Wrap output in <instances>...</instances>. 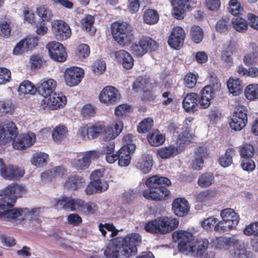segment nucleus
<instances>
[{"mask_svg":"<svg viewBox=\"0 0 258 258\" xmlns=\"http://www.w3.org/2000/svg\"><path fill=\"white\" fill-rule=\"evenodd\" d=\"M38 211V209L34 208L30 210L28 208H14L7 210L4 212H0V219L6 218L8 219H16L21 217V220H24L27 216H34Z\"/></svg>","mask_w":258,"mask_h":258,"instance_id":"nucleus-16","label":"nucleus"},{"mask_svg":"<svg viewBox=\"0 0 258 258\" xmlns=\"http://www.w3.org/2000/svg\"><path fill=\"white\" fill-rule=\"evenodd\" d=\"M172 236L179 241L178 248L181 252H189L196 258H214L215 253L208 251L209 240L206 238H198L192 240V235L185 231H174Z\"/></svg>","mask_w":258,"mask_h":258,"instance_id":"nucleus-2","label":"nucleus"},{"mask_svg":"<svg viewBox=\"0 0 258 258\" xmlns=\"http://www.w3.org/2000/svg\"><path fill=\"white\" fill-rule=\"evenodd\" d=\"M13 146L17 150H24L31 146L36 141L34 134H24L20 135L17 140H13Z\"/></svg>","mask_w":258,"mask_h":258,"instance_id":"nucleus-23","label":"nucleus"},{"mask_svg":"<svg viewBox=\"0 0 258 258\" xmlns=\"http://www.w3.org/2000/svg\"><path fill=\"white\" fill-rule=\"evenodd\" d=\"M239 154L243 158H251L254 154V148L251 144L245 143L240 147Z\"/></svg>","mask_w":258,"mask_h":258,"instance_id":"nucleus-51","label":"nucleus"},{"mask_svg":"<svg viewBox=\"0 0 258 258\" xmlns=\"http://www.w3.org/2000/svg\"><path fill=\"white\" fill-rule=\"evenodd\" d=\"M6 127L0 125V128H3V133L0 140L6 139L11 140H14L18 134V128L15 123L12 121L8 122L6 124Z\"/></svg>","mask_w":258,"mask_h":258,"instance_id":"nucleus-30","label":"nucleus"},{"mask_svg":"<svg viewBox=\"0 0 258 258\" xmlns=\"http://www.w3.org/2000/svg\"><path fill=\"white\" fill-rule=\"evenodd\" d=\"M131 49L134 55L137 57H142L146 53L145 45L142 39H140L138 42L133 43L131 46Z\"/></svg>","mask_w":258,"mask_h":258,"instance_id":"nucleus-48","label":"nucleus"},{"mask_svg":"<svg viewBox=\"0 0 258 258\" xmlns=\"http://www.w3.org/2000/svg\"><path fill=\"white\" fill-rule=\"evenodd\" d=\"M18 91L20 94L34 95L37 92V88L29 81H23L19 85Z\"/></svg>","mask_w":258,"mask_h":258,"instance_id":"nucleus-39","label":"nucleus"},{"mask_svg":"<svg viewBox=\"0 0 258 258\" xmlns=\"http://www.w3.org/2000/svg\"><path fill=\"white\" fill-rule=\"evenodd\" d=\"M212 243L217 249L227 250L230 247L237 245L238 244V240L233 236L227 237L221 236L213 238Z\"/></svg>","mask_w":258,"mask_h":258,"instance_id":"nucleus-22","label":"nucleus"},{"mask_svg":"<svg viewBox=\"0 0 258 258\" xmlns=\"http://www.w3.org/2000/svg\"><path fill=\"white\" fill-rule=\"evenodd\" d=\"M66 103L67 98L65 96L55 92L49 97L43 98L41 104L43 109L48 108L54 110L62 108Z\"/></svg>","mask_w":258,"mask_h":258,"instance_id":"nucleus-14","label":"nucleus"},{"mask_svg":"<svg viewBox=\"0 0 258 258\" xmlns=\"http://www.w3.org/2000/svg\"><path fill=\"white\" fill-rule=\"evenodd\" d=\"M247 109L244 106H239L234 111L229 122V125L232 130L239 131L246 125L247 122Z\"/></svg>","mask_w":258,"mask_h":258,"instance_id":"nucleus-13","label":"nucleus"},{"mask_svg":"<svg viewBox=\"0 0 258 258\" xmlns=\"http://www.w3.org/2000/svg\"><path fill=\"white\" fill-rule=\"evenodd\" d=\"M141 39L145 45V49H146V53L148 51H155L158 49L159 47L158 43L152 38L148 36H143Z\"/></svg>","mask_w":258,"mask_h":258,"instance_id":"nucleus-52","label":"nucleus"},{"mask_svg":"<svg viewBox=\"0 0 258 258\" xmlns=\"http://www.w3.org/2000/svg\"><path fill=\"white\" fill-rule=\"evenodd\" d=\"M208 150L206 147H199L195 152V157L192 163V168L194 170L202 169L204 164V159L208 156Z\"/></svg>","mask_w":258,"mask_h":258,"instance_id":"nucleus-27","label":"nucleus"},{"mask_svg":"<svg viewBox=\"0 0 258 258\" xmlns=\"http://www.w3.org/2000/svg\"><path fill=\"white\" fill-rule=\"evenodd\" d=\"M114 130L111 126L104 125V131L102 132V140L105 142L109 141L115 139L117 136L114 134Z\"/></svg>","mask_w":258,"mask_h":258,"instance_id":"nucleus-60","label":"nucleus"},{"mask_svg":"<svg viewBox=\"0 0 258 258\" xmlns=\"http://www.w3.org/2000/svg\"><path fill=\"white\" fill-rule=\"evenodd\" d=\"M153 125V120L151 118H146L139 123L138 131L139 133H146L149 131Z\"/></svg>","mask_w":258,"mask_h":258,"instance_id":"nucleus-55","label":"nucleus"},{"mask_svg":"<svg viewBox=\"0 0 258 258\" xmlns=\"http://www.w3.org/2000/svg\"><path fill=\"white\" fill-rule=\"evenodd\" d=\"M68 133L67 127L59 125L55 127L52 133V137L56 142H60L66 137Z\"/></svg>","mask_w":258,"mask_h":258,"instance_id":"nucleus-49","label":"nucleus"},{"mask_svg":"<svg viewBox=\"0 0 258 258\" xmlns=\"http://www.w3.org/2000/svg\"><path fill=\"white\" fill-rule=\"evenodd\" d=\"M222 220L219 221L218 230H223L224 232L236 228L238 224L240 218L239 215L231 208H226L220 212Z\"/></svg>","mask_w":258,"mask_h":258,"instance_id":"nucleus-8","label":"nucleus"},{"mask_svg":"<svg viewBox=\"0 0 258 258\" xmlns=\"http://www.w3.org/2000/svg\"><path fill=\"white\" fill-rule=\"evenodd\" d=\"M243 233L247 236H258V222L251 223L246 226L243 230Z\"/></svg>","mask_w":258,"mask_h":258,"instance_id":"nucleus-59","label":"nucleus"},{"mask_svg":"<svg viewBox=\"0 0 258 258\" xmlns=\"http://www.w3.org/2000/svg\"><path fill=\"white\" fill-rule=\"evenodd\" d=\"M234 153V149L232 148H228L225 154L222 155L218 158V162L220 165L223 167L229 166L232 163V157Z\"/></svg>","mask_w":258,"mask_h":258,"instance_id":"nucleus-43","label":"nucleus"},{"mask_svg":"<svg viewBox=\"0 0 258 258\" xmlns=\"http://www.w3.org/2000/svg\"><path fill=\"white\" fill-rule=\"evenodd\" d=\"M143 20L144 23L148 25H155L159 20V14L156 10L149 8L144 12Z\"/></svg>","mask_w":258,"mask_h":258,"instance_id":"nucleus-35","label":"nucleus"},{"mask_svg":"<svg viewBox=\"0 0 258 258\" xmlns=\"http://www.w3.org/2000/svg\"><path fill=\"white\" fill-rule=\"evenodd\" d=\"M215 181V177L213 173L205 172L200 175L198 184L202 188H206L213 184Z\"/></svg>","mask_w":258,"mask_h":258,"instance_id":"nucleus-41","label":"nucleus"},{"mask_svg":"<svg viewBox=\"0 0 258 258\" xmlns=\"http://www.w3.org/2000/svg\"><path fill=\"white\" fill-rule=\"evenodd\" d=\"M141 241V236L137 233L114 238L107 245L104 256L106 258H130L137 254V246Z\"/></svg>","mask_w":258,"mask_h":258,"instance_id":"nucleus-1","label":"nucleus"},{"mask_svg":"<svg viewBox=\"0 0 258 258\" xmlns=\"http://www.w3.org/2000/svg\"><path fill=\"white\" fill-rule=\"evenodd\" d=\"M111 33L114 40L121 46L131 43L133 33L129 25L124 22H114L110 26Z\"/></svg>","mask_w":258,"mask_h":258,"instance_id":"nucleus-7","label":"nucleus"},{"mask_svg":"<svg viewBox=\"0 0 258 258\" xmlns=\"http://www.w3.org/2000/svg\"><path fill=\"white\" fill-rule=\"evenodd\" d=\"M199 78L198 74L193 73H187L184 77V85L188 88H193L196 85L197 80Z\"/></svg>","mask_w":258,"mask_h":258,"instance_id":"nucleus-53","label":"nucleus"},{"mask_svg":"<svg viewBox=\"0 0 258 258\" xmlns=\"http://www.w3.org/2000/svg\"><path fill=\"white\" fill-rule=\"evenodd\" d=\"M90 53V47L86 44L79 45L76 50V55L81 59L88 57Z\"/></svg>","mask_w":258,"mask_h":258,"instance_id":"nucleus-56","label":"nucleus"},{"mask_svg":"<svg viewBox=\"0 0 258 258\" xmlns=\"http://www.w3.org/2000/svg\"><path fill=\"white\" fill-rule=\"evenodd\" d=\"M27 192L24 185L13 183L0 190V210L13 208L18 198H22Z\"/></svg>","mask_w":258,"mask_h":258,"instance_id":"nucleus-5","label":"nucleus"},{"mask_svg":"<svg viewBox=\"0 0 258 258\" xmlns=\"http://www.w3.org/2000/svg\"><path fill=\"white\" fill-rule=\"evenodd\" d=\"M251 48V53L246 54L243 58L244 63L247 66H252L256 63L258 58V46L253 42L250 43Z\"/></svg>","mask_w":258,"mask_h":258,"instance_id":"nucleus-33","label":"nucleus"},{"mask_svg":"<svg viewBox=\"0 0 258 258\" xmlns=\"http://www.w3.org/2000/svg\"><path fill=\"white\" fill-rule=\"evenodd\" d=\"M81 201L83 202V204L80 206H76V210L79 209L82 212L89 215L94 214L98 211V207L95 203L92 202L86 203L85 201L81 199Z\"/></svg>","mask_w":258,"mask_h":258,"instance_id":"nucleus-42","label":"nucleus"},{"mask_svg":"<svg viewBox=\"0 0 258 258\" xmlns=\"http://www.w3.org/2000/svg\"><path fill=\"white\" fill-rule=\"evenodd\" d=\"M84 182L82 176L77 174H71L65 181L63 186L66 189L75 190L81 187Z\"/></svg>","mask_w":258,"mask_h":258,"instance_id":"nucleus-29","label":"nucleus"},{"mask_svg":"<svg viewBox=\"0 0 258 258\" xmlns=\"http://www.w3.org/2000/svg\"><path fill=\"white\" fill-rule=\"evenodd\" d=\"M216 91L211 86H206L202 89L200 93V97L198 98L201 108L206 109L209 107Z\"/></svg>","mask_w":258,"mask_h":258,"instance_id":"nucleus-24","label":"nucleus"},{"mask_svg":"<svg viewBox=\"0 0 258 258\" xmlns=\"http://www.w3.org/2000/svg\"><path fill=\"white\" fill-rule=\"evenodd\" d=\"M185 35L184 30L181 27H174L168 39V45L171 47L178 49L184 43Z\"/></svg>","mask_w":258,"mask_h":258,"instance_id":"nucleus-19","label":"nucleus"},{"mask_svg":"<svg viewBox=\"0 0 258 258\" xmlns=\"http://www.w3.org/2000/svg\"><path fill=\"white\" fill-rule=\"evenodd\" d=\"M148 81L144 79H138L133 83L132 85L133 90L135 92L140 90H144L147 87Z\"/></svg>","mask_w":258,"mask_h":258,"instance_id":"nucleus-63","label":"nucleus"},{"mask_svg":"<svg viewBox=\"0 0 258 258\" xmlns=\"http://www.w3.org/2000/svg\"><path fill=\"white\" fill-rule=\"evenodd\" d=\"M145 184L148 187L143 191V196L145 199L162 201L169 198L170 191L165 186H170L171 182L167 177L153 175L147 179Z\"/></svg>","mask_w":258,"mask_h":258,"instance_id":"nucleus-4","label":"nucleus"},{"mask_svg":"<svg viewBox=\"0 0 258 258\" xmlns=\"http://www.w3.org/2000/svg\"><path fill=\"white\" fill-rule=\"evenodd\" d=\"M230 27V23L228 18H222L219 20L216 24V30L220 33L227 31Z\"/></svg>","mask_w":258,"mask_h":258,"instance_id":"nucleus-57","label":"nucleus"},{"mask_svg":"<svg viewBox=\"0 0 258 258\" xmlns=\"http://www.w3.org/2000/svg\"><path fill=\"white\" fill-rule=\"evenodd\" d=\"M115 57L118 63L121 64L124 69H131L134 66V59L127 51L121 49L114 53Z\"/></svg>","mask_w":258,"mask_h":258,"instance_id":"nucleus-26","label":"nucleus"},{"mask_svg":"<svg viewBox=\"0 0 258 258\" xmlns=\"http://www.w3.org/2000/svg\"><path fill=\"white\" fill-rule=\"evenodd\" d=\"M228 11L234 17L239 16L243 11V8L237 0H230L229 2Z\"/></svg>","mask_w":258,"mask_h":258,"instance_id":"nucleus-54","label":"nucleus"},{"mask_svg":"<svg viewBox=\"0 0 258 258\" xmlns=\"http://www.w3.org/2000/svg\"><path fill=\"white\" fill-rule=\"evenodd\" d=\"M103 131L104 125L100 122H96L83 125L79 130V134L83 139L90 138L94 139L101 135Z\"/></svg>","mask_w":258,"mask_h":258,"instance_id":"nucleus-12","label":"nucleus"},{"mask_svg":"<svg viewBox=\"0 0 258 258\" xmlns=\"http://www.w3.org/2000/svg\"><path fill=\"white\" fill-rule=\"evenodd\" d=\"M131 106L127 104H122L116 107L114 113L116 116L122 117L130 112Z\"/></svg>","mask_w":258,"mask_h":258,"instance_id":"nucleus-64","label":"nucleus"},{"mask_svg":"<svg viewBox=\"0 0 258 258\" xmlns=\"http://www.w3.org/2000/svg\"><path fill=\"white\" fill-rule=\"evenodd\" d=\"M153 166L152 156L148 154H144L139 158L138 166L144 174L149 173Z\"/></svg>","mask_w":258,"mask_h":258,"instance_id":"nucleus-32","label":"nucleus"},{"mask_svg":"<svg viewBox=\"0 0 258 258\" xmlns=\"http://www.w3.org/2000/svg\"><path fill=\"white\" fill-rule=\"evenodd\" d=\"M136 149V146L133 144H127L121 147L117 151L118 165L120 167L128 166L131 160V155Z\"/></svg>","mask_w":258,"mask_h":258,"instance_id":"nucleus-18","label":"nucleus"},{"mask_svg":"<svg viewBox=\"0 0 258 258\" xmlns=\"http://www.w3.org/2000/svg\"><path fill=\"white\" fill-rule=\"evenodd\" d=\"M190 34L191 40L196 43L202 41L204 32L202 29L198 25H194L190 28Z\"/></svg>","mask_w":258,"mask_h":258,"instance_id":"nucleus-50","label":"nucleus"},{"mask_svg":"<svg viewBox=\"0 0 258 258\" xmlns=\"http://www.w3.org/2000/svg\"><path fill=\"white\" fill-rule=\"evenodd\" d=\"M30 63L31 69L32 70H35L41 67L43 60L40 55L33 54L30 57Z\"/></svg>","mask_w":258,"mask_h":258,"instance_id":"nucleus-61","label":"nucleus"},{"mask_svg":"<svg viewBox=\"0 0 258 258\" xmlns=\"http://www.w3.org/2000/svg\"><path fill=\"white\" fill-rule=\"evenodd\" d=\"M11 27L7 22H0V36L8 38L11 36Z\"/></svg>","mask_w":258,"mask_h":258,"instance_id":"nucleus-62","label":"nucleus"},{"mask_svg":"<svg viewBox=\"0 0 258 258\" xmlns=\"http://www.w3.org/2000/svg\"><path fill=\"white\" fill-rule=\"evenodd\" d=\"M67 173L66 169L62 166L54 167L52 170L45 171L41 173V178L46 181H51L56 177H62Z\"/></svg>","mask_w":258,"mask_h":258,"instance_id":"nucleus-31","label":"nucleus"},{"mask_svg":"<svg viewBox=\"0 0 258 258\" xmlns=\"http://www.w3.org/2000/svg\"><path fill=\"white\" fill-rule=\"evenodd\" d=\"M1 175L5 179L9 180H18L23 176L25 171L16 166L4 165L1 168Z\"/></svg>","mask_w":258,"mask_h":258,"instance_id":"nucleus-20","label":"nucleus"},{"mask_svg":"<svg viewBox=\"0 0 258 258\" xmlns=\"http://www.w3.org/2000/svg\"><path fill=\"white\" fill-rule=\"evenodd\" d=\"M233 28L238 32L244 33L248 29L247 22L240 16L234 17L231 20Z\"/></svg>","mask_w":258,"mask_h":258,"instance_id":"nucleus-38","label":"nucleus"},{"mask_svg":"<svg viewBox=\"0 0 258 258\" xmlns=\"http://www.w3.org/2000/svg\"><path fill=\"white\" fill-rule=\"evenodd\" d=\"M198 97L199 95L196 93H190L185 96L182 101V106L185 111L194 112L197 110Z\"/></svg>","mask_w":258,"mask_h":258,"instance_id":"nucleus-28","label":"nucleus"},{"mask_svg":"<svg viewBox=\"0 0 258 258\" xmlns=\"http://www.w3.org/2000/svg\"><path fill=\"white\" fill-rule=\"evenodd\" d=\"M189 208L188 201L184 198H176L172 204V210L174 214L178 217H182L187 215Z\"/></svg>","mask_w":258,"mask_h":258,"instance_id":"nucleus-21","label":"nucleus"},{"mask_svg":"<svg viewBox=\"0 0 258 258\" xmlns=\"http://www.w3.org/2000/svg\"><path fill=\"white\" fill-rule=\"evenodd\" d=\"M48 155L42 152H36L33 154L31 159L32 165L35 166H41L47 163Z\"/></svg>","mask_w":258,"mask_h":258,"instance_id":"nucleus-46","label":"nucleus"},{"mask_svg":"<svg viewBox=\"0 0 258 258\" xmlns=\"http://www.w3.org/2000/svg\"><path fill=\"white\" fill-rule=\"evenodd\" d=\"M52 31L56 40L63 41L71 36V30L69 25L61 20H54L51 24Z\"/></svg>","mask_w":258,"mask_h":258,"instance_id":"nucleus-11","label":"nucleus"},{"mask_svg":"<svg viewBox=\"0 0 258 258\" xmlns=\"http://www.w3.org/2000/svg\"><path fill=\"white\" fill-rule=\"evenodd\" d=\"M94 22V16L90 15H86L81 22L82 29L91 36L94 35L96 32V29L93 26Z\"/></svg>","mask_w":258,"mask_h":258,"instance_id":"nucleus-36","label":"nucleus"},{"mask_svg":"<svg viewBox=\"0 0 258 258\" xmlns=\"http://www.w3.org/2000/svg\"><path fill=\"white\" fill-rule=\"evenodd\" d=\"M227 86L230 93L234 96L238 95L242 91V81L239 79L229 78L227 82Z\"/></svg>","mask_w":258,"mask_h":258,"instance_id":"nucleus-37","label":"nucleus"},{"mask_svg":"<svg viewBox=\"0 0 258 258\" xmlns=\"http://www.w3.org/2000/svg\"><path fill=\"white\" fill-rule=\"evenodd\" d=\"M99 182L91 181L85 188V192L88 195H91L95 192H102L106 190L108 187V184L106 181L104 182V185H100Z\"/></svg>","mask_w":258,"mask_h":258,"instance_id":"nucleus-40","label":"nucleus"},{"mask_svg":"<svg viewBox=\"0 0 258 258\" xmlns=\"http://www.w3.org/2000/svg\"><path fill=\"white\" fill-rule=\"evenodd\" d=\"M120 99L119 91L114 87L107 86L105 87L100 92L99 95V101L108 105H114L117 103Z\"/></svg>","mask_w":258,"mask_h":258,"instance_id":"nucleus-10","label":"nucleus"},{"mask_svg":"<svg viewBox=\"0 0 258 258\" xmlns=\"http://www.w3.org/2000/svg\"><path fill=\"white\" fill-rule=\"evenodd\" d=\"M83 204L81 199H73L67 197L60 199H54L52 205L56 209L69 210L71 211L76 210V206H80Z\"/></svg>","mask_w":258,"mask_h":258,"instance_id":"nucleus-17","label":"nucleus"},{"mask_svg":"<svg viewBox=\"0 0 258 258\" xmlns=\"http://www.w3.org/2000/svg\"><path fill=\"white\" fill-rule=\"evenodd\" d=\"M245 98L252 101L258 99V84H249L244 90Z\"/></svg>","mask_w":258,"mask_h":258,"instance_id":"nucleus-47","label":"nucleus"},{"mask_svg":"<svg viewBox=\"0 0 258 258\" xmlns=\"http://www.w3.org/2000/svg\"><path fill=\"white\" fill-rule=\"evenodd\" d=\"M84 70L81 68L72 67L67 68L64 72V79L66 84L74 87L79 84L84 76Z\"/></svg>","mask_w":258,"mask_h":258,"instance_id":"nucleus-15","label":"nucleus"},{"mask_svg":"<svg viewBox=\"0 0 258 258\" xmlns=\"http://www.w3.org/2000/svg\"><path fill=\"white\" fill-rule=\"evenodd\" d=\"M180 125H177L174 123H171L168 126L169 132L173 135L178 134L175 145H170L168 147L159 148L157 150V154L162 159H167L174 157L181 152L185 146L189 144L194 138V135L190 133L189 127H185L182 130Z\"/></svg>","mask_w":258,"mask_h":258,"instance_id":"nucleus-3","label":"nucleus"},{"mask_svg":"<svg viewBox=\"0 0 258 258\" xmlns=\"http://www.w3.org/2000/svg\"><path fill=\"white\" fill-rule=\"evenodd\" d=\"M36 12L38 17L41 18V22H49L53 17L51 11L45 5L38 7Z\"/></svg>","mask_w":258,"mask_h":258,"instance_id":"nucleus-44","label":"nucleus"},{"mask_svg":"<svg viewBox=\"0 0 258 258\" xmlns=\"http://www.w3.org/2000/svg\"><path fill=\"white\" fill-rule=\"evenodd\" d=\"M178 224V221L174 218L160 217L146 222L144 229L154 235L165 234L176 228Z\"/></svg>","mask_w":258,"mask_h":258,"instance_id":"nucleus-6","label":"nucleus"},{"mask_svg":"<svg viewBox=\"0 0 258 258\" xmlns=\"http://www.w3.org/2000/svg\"><path fill=\"white\" fill-rule=\"evenodd\" d=\"M219 221L218 222L217 218L214 217H210L205 219L202 222V226L206 230H211L214 228L216 232H224L223 230H218L217 228H220L219 226Z\"/></svg>","mask_w":258,"mask_h":258,"instance_id":"nucleus-45","label":"nucleus"},{"mask_svg":"<svg viewBox=\"0 0 258 258\" xmlns=\"http://www.w3.org/2000/svg\"><path fill=\"white\" fill-rule=\"evenodd\" d=\"M50 58L57 62H62L67 60L68 54L63 45L55 41L48 42L46 46Z\"/></svg>","mask_w":258,"mask_h":258,"instance_id":"nucleus-9","label":"nucleus"},{"mask_svg":"<svg viewBox=\"0 0 258 258\" xmlns=\"http://www.w3.org/2000/svg\"><path fill=\"white\" fill-rule=\"evenodd\" d=\"M23 15L24 21L30 24L35 22V14L29 7H26L23 8Z\"/></svg>","mask_w":258,"mask_h":258,"instance_id":"nucleus-58","label":"nucleus"},{"mask_svg":"<svg viewBox=\"0 0 258 258\" xmlns=\"http://www.w3.org/2000/svg\"><path fill=\"white\" fill-rule=\"evenodd\" d=\"M56 82L52 79L43 81L37 87V92L45 98L49 97L54 92L56 87Z\"/></svg>","mask_w":258,"mask_h":258,"instance_id":"nucleus-25","label":"nucleus"},{"mask_svg":"<svg viewBox=\"0 0 258 258\" xmlns=\"http://www.w3.org/2000/svg\"><path fill=\"white\" fill-rule=\"evenodd\" d=\"M147 140L151 146L158 147L164 143L165 137L164 135L156 130L148 133L147 135Z\"/></svg>","mask_w":258,"mask_h":258,"instance_id":"nucleus-34","label":"nucleus"}]
</instances>
